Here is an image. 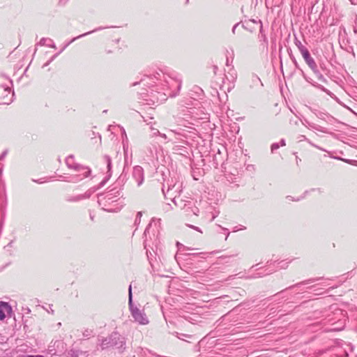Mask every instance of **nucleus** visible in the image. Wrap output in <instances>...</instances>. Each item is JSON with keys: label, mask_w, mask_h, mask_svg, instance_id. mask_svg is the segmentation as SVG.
I'll list each match as a JSON object with an SVG mask.
<instances>
[{"label": "nucleus", "mask_w": 357, "mask_h": 357, "mask_svg": "<svg viewBox=\"0 0 357 357\" xmlns=\"http://www.w3.org/2000/svg\"><path fill=\"white\" fill-rule=\"evenodd\" d=\"M153 83L156 84V87L159 84L162 86V90L167 91L168 96L170 97H175L178 95L182 84L181 77L175 72L167 73L159 70L152 75H144L140 82H134L132 86L139 84L150 88L153 86Z\"/></svg>", "instance_id": "f257e3e1"}, {"label": "nucleus", "mask_w": 357, "mask_h": 357, "mask_svg": "<svg viewBox=\"0 0 357 357\" xmlns=\"http://www.w3.org/2000/svg\"><path fill=\"white\" fill-rule=\"evenodd\" d=\"M122 189L114 187L104 193L98 195V203L102 209L107 211L116 213L119 211L124 205Z\"/></svg>", "instance_id": "f03ea898"}, {"label": "nucleus", "mask_w": 357, "mask_h": 357, "mask_svg": "<svg viewBox=\"0 0 357 357\" xmlns=\"http://www.w3.org/2000/svg\"><path fill=\"white\" fill-rule=\"evenodd\" d=\"M100 345L102 350L115 348L119 354H123L126 349V339L119 332L114 331L107 337L102 338Z\"/></svg>", "instance_id": "7ed1b4c3"}, {"label": "nucleus", "mask_w": 357, "mask_h": 357, "mask_svg": "<svg viewBox=\"0 0 357 357\" xmlns=\"http://www.w3.org/2000/svg\"><path fill=\"white\" fill-rule=\"evenodd\" d=\"M66 164L69 169L75 171H84L83 174H74L71 176L70 181L73 183H77L91 175V169L87 166L75 162L73 155H70L66 158Z\"/></svg>", "instance_id": "20e7f679"}, {"label": "nucleus", "mask_w": 357, "mask_h": 357, "mask_svg": "<svg viewBox=\"0 0 357 357\" xmlns=\"http://www.w3.org/2000/svg\"><path fill=\"white\" fill-rule=\"evenodd\" d=\"M128 305L132 317L136 322H138L142 325H146L149 324V319L146 314L133 305L131 284H130L128 287Z\"/></svg>", "instance_id": "39448f33"}, {"label": "nucleus", "mask_w": 357, "mask_h": 357, "mask_svg": "<svg viewBox=\"0 0 357 357\" xmlns=\"http://www.w3.org/2000/svg\"><path fill=\"white\" fill-rule=\"evenodd\" d=\"M302 56H303L305 63L307 64L309 68L313 71V73L315 74V75L318 78V79L323 82H326V78L323 76V75L318 70L317 63H316L314 59L311 56L309 51L307 50V51L305 52L304 53H303Z\"/></svg>", "instance_id": "423d86ee"}, {"label": "nucleus", "mask_w": 357, "mask_h": 357, "mask_svg": "<svg viewBox=\"0 0 357 357\" xmlns=\"http://www.w3.org/2000/svg\"><path fill=\"white\" fill-rule=\"evenodd\" d=\"M167 189L165 185H163V187L162 188V191L165 195V197H167V195L169 196V199L172 200V198L174 196H177V195H179L181 190V185L180 183H178L176 181H174L173 179H172L171 182H167Z\"/></svg>", "instance_id": "0eeeda50"}, {"label": "nucleus", "mask_w": 357, "mask_h": 357, "mask_svg": "<svg viewBox=\"0 0 357 357\" xmlns=\"http://www.w3.org/2000/svg\"><path fill=\"white\" fill-rule=\"evenodd\" d=\"M98 188H91L86 190L84 194L77 195H68L66 197V201L70 203L79 202L82 200L89 199L91 196L98 190Z\"/></svg>", "instance_id": "6e6552de"}, {"label": "nucleus", "mask_w": 357, "mask_h": 357, "mask_svg": "<svg viewBox=\"0 0 357 357\" xmlns=\"http://www.w3.org/2000/svg\"><path fill=\"white\" fill-rule=\"evenodd\" d=\"M172 201L174 202V204L177 206L178 207H180L181 209L184 211V212L188 215H190L192 213L191 210L193 207L194 202L192 201H183L182 199H179L178 196H174L172 198Z\"/></svg>", "instance_id": "1a4fd4ad"}, {"label": "nucleus", "mask_w": 357, "mask_h": 357, "mask_svg": "<svg viewBox=\"0 0 357 357\" xmlns=\"http://www.w3.org/2000/svg\"><path fill=\"white\" fill-rule=\"evenodd\" d=\"M106 27H102V26H99L92 31H88L86 33H82L81 35H79L78 36H76L73 38H72L69 42H68L63 47V48L56 54H55L54 55H53L52 56V58L50 59L51 61H52L59 54H61L70 44H71L72 43H73L74 41H75L76 40L79 39V38H82L86 36H88L92 33H95L96 31H100V30H102L104 29H105Z\"/></svg>", "instance_id": "9d476101"}, {"label": "nucleus", "mask_w": 357, "mask_h": 357, "mask_svg": "<svg viewBox=\"0 0 357 357\" xmlns=\"http://www.w3.org/2000/svg\"><path fill=\"white\" fill-rule=\"evenodd\" d=\"M132 178L135 180L137 186H140L144 180V169L141 166L136 165L133 167Z\"/></svg>", "instance_id": "9b49d317"}, {"label": "nucleus", "mask_w": 357, "mask_h": 357, "mask_svg": "<svg viewBox=\"0 0 357 357\" xmlns=\"http://www.w3.org/2000/svg\"><path fill=\"white\" fill-rule=\"evenodd\" d=\"M321 278H311V279H308V280H304L303 282H298L296 284H294V285H291L287 288H286L285 289H283L282 291H280V292L277 293L274 297H278V296H280L281 298H284V296H283V294L284 293V291L287 289H292L296 287H301V285L303 284H310L311 283H313L314 282H317V281H319V280H321Z\"/></svg>", "instance_id": "f8f14e48"}, {"label": "nucleus", "mask_w": 357, "mask_h": 357, "mask_svg": "<svg viewBox=\"0 0 357 357\" xmlns=\"http://www.w3.org/2000/svg\"><path fill=\"white\" fill-rule=\"evenodd\" d=\"M12 307L8 303L0 301V320L3 321L6 317V314L10 316Z\"/></svg>", "instance_id": "ddd939ff"}, {"label": "nucleus", "mask_w": 357, "mask_h": 357, "mask_svg": "<svg viewBox=\"0 0 357 357\" xmlns=\"http://www.w3.org/2000/svg\"><path fill=\"white\" fill-rule=\"evenodd\" d=\"M103 159H104L105 163L107 164V178L102 180L100 182L99 186L97 187L98 189L102 187L105 184L107 181L109 179V178L111 176V169H112V159H111V158L109 155H105L104 156Z\"/></svg>", "instance_id": "4468645a"}, {"label": "nucleus", "mask_w": 357, "mask_h": 357, "mask_svg": "<svg viewBox=\"0 0 357 357\" xmlns=\"http://www.w3.org/2000/svg\"><path fill=\"white\" fill-rule=\"evenodd\" d=\"M313 112L317 118H319V119H321L326 122L331 123L332 121L334 119V118L332 116H331L330 114H328V113H326V112H324L321 111H318V110H315Z\"/></svg>", "instance_id": "2eb2a0df"}, {"label": "nucleus", "mask_w": 357, "mask_h": 357, "mask_svg": "<svg viewBox=\"0 0 357 357\" xmlns=\"http://www.w3.org/2000/svg\"><path fill=\"white\" fill-rule=\"evenodd\" d=\"M38 45L40 46L46 45V46H47L49 47H52V48L56 47L53 40H52L51 38H42L40 39V42L38 43Z\"/></svg>", "instance_id": "dca6fc26"}, {"label": "nucleus", "mask_w": 357, "mask_h": 357, "mask_svg": "<svg viewBox=\"0 0 357 357\" xmlns=\"http://www.w3.org/2000/svg\"><path fill=\"white\" fill-rule=\"evenodd\" d=\"M294 44L298 47L301 54L308 50L296 36L294 37Z\"/></svg>", "instance_id": "f3484780"}, {"label": "nucleus", "mask_w": 357, "mask_h": 357, "mask_svg": "<svg viewBox=\"0 0 357 357\" xmlns=\"http://www.w3.org/2000/svg\"><path fill=\"white\" fill-rule=\"evenodd\" d=\"M309 128H312V129H314L315 130H317V131H319V132H321L324 133H328V131L326 128H324V127H321L319 125H317L314 123H309Z\"/></svg>", "instance_id": "a211bd4d"}, {"label": "nucleus", "mask_w": 357, "mask_h": 357, "mask_svg": "<svg viewBox=\"0 0 357 357\" xmlns=\"http://www.w3.org/2000/svg\"><path fill=\"white\" fill-rule=\"evenodd\" d=\"M145 91L139 93V95L142 96V99L146 101H149V97L151 96L153 98V92L154 91L153 89H151V94L149 93V91L147 89H144Z\"/></svg>", "instance_id": "6ab92c4d"}, {"label": "nucleus", "mask_w": 357, "mask_h": 357, "mask_svg": "<svg viewBox=\"0 0 357 357\" xmlns=\"http://www.w3.org/2000/svg\"><path fill=\"white\" fill-rule=\"evenodd\" d=\"M201 204H202L201 202H199L198 203V206H197L195 204V202H194L193 207L192 208V209L191 210V211H192L191 214L198 216L199 214V206H201Z\"/></svg>", "instance_id": "aec40b11"}, {"label": "nucleus", "mask_w": 357, "mask_h": 357, "mask_svg": "<svg viewBox=\"0 0 357 357\" xmlns=\"http://www.w3.org/2000/svg\"><path fill=\"white\" fill-rule=\"evenodd\" d=\"M334 159L344 161V162L349 164V165H354L356 162H357V160H350V159H345L340 157H333Z\"/></svg>", "instance_id": "412c9836"}, {"label": "nucleus", "mask_w": 357, "mask_h": 357, "mask_svg": "<svg viewBox=\"0 0 357 357\" xmlns=\"http://www.w3.org/2000/svg\"><path fill=\"white\" fill-rule=\"evenodd\" d=\"M299 138H300V141H302V140L306 141V142H307L310 145H312V146L316 147L317 149H320V150H321V151H324V149H323L320 148V147H319V146H318L317 145H315V144H314L312 142H310V140H309V139H307L305 135H301V136L299 137Z\"/></svg>", "instance_id": "4be33fe9"}, {"label": "nucleus", "mask_w": 357, "mask_h": 357, "mask_svg": "<svg viewBox=\"0 0 357 357\" xmlns=\"http://www.w3.org/2000/svg\"><path fill=\"white\" fill-rule=\"evenodd\" d=\"M142 217V211L137 212L135 220V223H134L135 226L137 227L140 224Z\"/></svg>", "instance_id": "5701e85b"}, {"label": "nucleus", "mask_w": 357, "mask_h": 357, "mask_svg": "<svg viewBox=\"0 0 357 357\" xmlns=\"http://www.w3.org/2000/svg\"><path fill=\"white\" fill-rule=\"evenodd\" d=\"M307 192H308V191H305L304 195L307 194ZM304 197H305V195L301 196V197H298V198H294L290 195H288L286 197V199H289L290 201H293V202H298V201L303 199Z\"/></svg>", "instance_id": "b1692460"}, {"label": "nucleus", "mask_w": 357, "mask_h": 357, "mask_svg": "<svg viewBox=\"0 0 357 357\" xmlns=\"http://www.w3.org/2000/svg\"><path fill=\"white\" fill-rule=\"evenodd\" d=\"M0 91H2L3 93H5L6 96H7L8 94L10 93L11 91L8 86H7V87L0 86Z\"/></svg>", "instance_id": "393cba45"}, {"label": "nucleus", "mask_w": 357, "mask_h": 357, "mask_svg": "<svg viewBox=\"0 0 357 357\" xmlns=\"http://www.w3.org/2000/svg\"><path fill=\"white\" fill-rule=\"evenodd\" d=\"M154 222V220H152L149 224L147 225V227H146L145 230H144V235L145 236H147L148 234H149V231H150V229L152 227V224L153 222Z\"/></svg>", "instance_id": "a878e982"}, {"label": "nucleus", "mask_w": 357, "mask_h": 357, "mask_svg": "<svg viewBox=\"0 0 357 357\" xmlns=\"http://www.w3.org/2000/svg\"><path fill=\"white\" fill-rule=\"evenodd\" d=\"M289 263V261H286L284 260H282L278 263V265L280 268H286L288 266Z\"/></svg>", "instance_id": "bb28decb"}, {"label": "nucleus", "mask_w": 357, "mask_h": 357, "mask_svg": "<svg viewBox=\"0 0 357 357\" xmlns=\"http://www.w3.org/2000/svg\"><path fill=\"white\" fill-rule=\"evenodd\" d=\"M219 229L221 230V231L225 234V240H227L228 236H229V232L228 231V229L220 226H219Z\"/></svg>", "instance_id": "cd10ccee"}, {"label": "nucleus", "mask_w": 357, "mask_h": 357, "mask_svg": "<svg viewBox=\"0 0 357 357\" xmlns=\"http://www.w3.org/2000/svg\"><path fill=\"white\" fill-rule=\"evenodd\" d=\"M92 333H93L92 330L86 329L83 332V336L85 337H89L91 335Z\"/></svg>", "instance_id": "c85d7f7f"}, {"label": "nucleus", "mask_w": 357, "mask_h": 357, "mask_svg": "<svg viewBox=\"0 0 357 357\" xmlns=\"http://www.w3.org/2000/svg\"><path fill=\"white\" fill-rule=\"evenodd\" d=\"M280 148L279 143H273L271 146V152L273 153L275 150L278 149Z\"/></svg>", "instance_id": "c756f323"}, {"label": "nucleus", "mask_w": 357, "mask_h": 357, "mask_svg": "<svg viewBox=\"0 0 357 357\" xmlns=\"http://www.w3.org/2000/svg\"><path fill=\"white\" fill-rule=\"evenodd\" d=\"M177 337H178V339L183 340V337L190 338L191 335H187V334L177 333Z\"/></svg>", "instance_id": "7c9ffc66"}, {"label": "nucleus", "mask_w": 357, "mask_h": 357, "mask_svg": "<svg viewBox=\"0 0 357 357\" xmlns=\"http://www.w3.org/2000/svg\"><path fill=\"white\" fill-rule=\"evenodd\" d=\"M289 56H290V58H291V59L292 62H293V63H294V64L295 65V66H296V68H298V63H297V61H296V59H295V57L293 56V54H289Z\"/></svg>", "instance_id": "2f4dec72"}, {"label": "nucleus", "mask_w": 357, "mask_h": 357, "mask_svg": "<svg viewBox=\"0 0 357 357\" xmlns=\"http://www.w3.org/2000/svg\"><path fill=\"white\" fill-rule=\"evenodd\" d=\"M252 80L254 82H259L261 84V85H262V82L261 81V79H259V77L257 75H253L252 76Z\"/></svg>", "instance_id": "473e14b6"}, {"label": "nucleus", "mask_w": 357, "mask_h": 357, "mask_svg": "<svg viewBox=\"0 0 357 357\" xmlns=\"http://www.w3.org/2000/svg\"><path fill=\"white\" fill-rule=\"evenodd\" d=\"M188 227L200 232V233H202V231L200 229V228H199L198 227H196V226H194V225H188Z\"/></svg>", "instance_id": "72a5a7b5"}, {"label": "nucleus", "mask_w": 357, "mask_h": 357, "mask_svg": "<svg viewBox=\"0 0 357 357\" xmlns=\"http://www.w3.org/2000/svg\"><path fill=\"white\" fill-rule=\"evenodd\" d=\"M301 123L303 126H306L307 128H309V123H311L307 119L301 120Z\"/></svg>", "instance_id": "f704fd0d"}, {"label": "nucleus", "mask_w": 357, "mask_h": 357, "mask_svg": "<svg viewBox=\"0 0 357 357\" xmlns=\"http://www.w3.org/2000/svg\"><path fill=\"white\" fill-rule=\"evenodd\" d=\"M126 176H123V174L119 176V178L117 180V183L120 184L121 183H123L124 181Z\"/></svg>", "instance_id": "c9c22d12"}, {"label": "nucleus", "mask_w": 357, "mask_h": 357, "mask_svg": "<svg viewBox=\"0 0 357 357\" xmlns=\"http://www.w3.org/2000/svg\"><path fill=\"white\" fill-rule=\"evenodd\" d=\"M19 357H44L43 355H26V356H21Z\"/></svg>", "instance_id": "e433bc0d"}, {"label": "nucleus", "mask_w": 357, "mask_h": 357, "mask_svg": "<svg viewBox=\"0 0 357 357\" xmlns=\"http://www.w3.org/2000/svg\"><path fill=\"white\" fill-rule=\"evenodd\" d=\"M317 86L319 89H320L321 91H325V92H327V91H328V90H327L324 86H321V85H320V84H318Z\"/></svg>", "instance_id": "4c0bfd02"}, {"label": "nucleus", "mask_w": 357, "mask_h": 357, "mask_svg": "<svg viewBox=\"0 0 357 357\" xmlns=\"http://www.w3.org/2000/svg\"><path fill=\"white\" fill-rule=\"evenodd\" d=\"M280 144V146H284L286 145V142H285V139H282L279 143Z\"/></svg>", "instance_id": "58836bf2"}, {"label": "nucleus", "mask_w": 357, "mask_h": 357, "mask_svg": "<svg viewBox=\"0 0 357 357\" xmlns=\"http://www.w3.org/2000/svg\"><path fill=\"white\" fill-rule=\"evenodd\" d=\"M160 135V132L157 129H153V135Z\"/></svg>", "instance_id": "ea45409f"}, {"label": "nucleus", "mask_w": 357, "mask_h": 357, "mask_svg": "<svg viewBox=\"0 0 357 357\" xmlns=\"http://www.w3.org/2000/svg\"><path fill=\"white\" fill-rule=\"evenodd\" d=\"M33 181L36 182V183H43L45 182V181H43L42 178L38 179V180L33 179Z\"/></svg>", "instance_id": "a19ab883"}, {"label": "nucleus", "mask_w": 357, "mask_h": 357, "mask_svg": "<svg viewBox=\"0 0 357 357\" xmlns=\"http://www.w3.org/2000/svg\"><path fill=\"white\" fill-rule=\"evenodd\" d=\"M6 154H7V151H3L1 153V155H0V160H2L6 156Z\"/></svg>", "instance_id": "79ce46f5"}, {"label": "nucleus", "mask_w": 357, "mask_h": 357, "mask_svg": "<svg viewBox=\"0 0 357 357\" xmlns=\"http://www.w3.org/2000/svg\"><path fill=\"white\" fill-rule=\"evenodd\" d=\"M239 23H236V24H234V26H233L232 28V33H235V31H236V27L238 26Z\"/></svg>", "instance_id": "37998d69"}, {"label": "nucleus", "mask_w": 357, "mask_h": 357, "mask_svg": "<svg viewBox=\"0 0 357 357\" xmlns=\"http://www.w3.org/2000/svg\"><path fill=\"white\" fill-rule=\"evenodd\" d=\"M70 357H79L78 356V354L75 352H73L71 355H70Z\"/></svg>", "instance_id": "c03bdc74"}, {"label": "nucleus", "mask_w": 357, "mask_h": 357, "mask_svg": "<svg viewBox=\"0 0 357 357\" xmlns=\"http://www.w3.org/2000/svg\"><path fill=\"white\" fill-rule=\"evenodd\" d=\"M52 61L50 60H49L48 61H47L44 65H43V67H46Z\"/></svg>", "instance_id": "a18cd8bd"}, {"label": "nucleus", "mask_w": 357, "mask_h": 357, "mask_svg": "<svg viewBox=\"0 0 357 357\" xmlns=\"http://www.w3.org/2000/svg\"><path fill=\"white\" fill-rule=\"evenodd\" d=\"M159 135L161 136L162 138H164L165 139H167V135L165 134H162V133L160 132Z\"/></svg>", "instance_id": "49530a36"}, {"label": "nucleus", "mask_w": 357, "mask_h": 357, "mask_svg": "<svg viewBox=\"0 0 357 357\" xmlns=\"http://www.w3.org/2000/svg\"><path fill=\"white\" fill-rule=\"evenodd\" d=\"M13 243V241H11L10 243H8V244L6 245V247H12Z\"/></svg>", "instance_id": "de8ad7c7"}, {"label": "nucleus", "mask_w": 357, "mask_h": 357, "mask_svg": "<svg viewBox=\"0 0 357 357\" xmlns=\"http://www.w3.org/2000/svg\"><path fill=\"white\" fill-rule=\"evenodd\" d=\"M94 217H95V216H94L93 215H92L91 213H90V219H91L92 221H93V220H94Z\"/></svg>", "instance_id": "09e8293b"}, {"label": "nucleus", "mask_w": 357, "mask_h": 357, "mask_svg": "<svg viewBox=\"0 0 357 357\" xmlns=\"http://www.w3.org/2000/svg\"><path fill=\"white\" fill-rule=\"evenodd\" d=\"M3 224V220L2 219L1 222H0V229L2 228Z\"/></svg>", "instance_id": "8fccbe9b"}, {"label": "nucleus", "mask_w": 357, "mask_h": 357, "mask_svg": "<svg viewBox=\"0 0 357 357\" xmlns=\"http://www.w3.org/2000/svg\"><path fill=\"white\" fill-rule=\"evenodd\" d=\"M77 172V174H83L84 171H76Z\"/></svg>", "instance_id": "3c124183"}, {"label": "nucleus", "mask_w": 357, "mask_h": 357, "mask_svg": "<svg viewBox=\"0 0 357 357\" xmlns=\"http://www.w3.org/2000/svg\"><path fill=\"white\" fill-rule=\"evenodd\" d=\"M218 69V67L216 66H213V70H214V73H216V70Z\"/></svg>", "instance_id": "603ef678"}, {"label": "nucleus", "mask_w": 357, "mask_h": 357, "mask_svg": "<svg viewBox=\"0 0 357 357\" xmlns=\"http://www.w3.org/2000/svg\"><path fill=\"white\" fill-rule=\"evenodd\" d=\"M299 161H301V159L298 158V157H296V162H297V164L298 163Z\"/></svg>", "instance_id": "864d4df0"}, {"label": "nucleus", "mask_w": 357, "mask_h": 357, "mask_svg": "<svg viewBox=\"0 0 357 357\" xmlns=\"http://www.w3.org/2000/svg\"><path fill=\"white\" fill-rule=\"evenodd\" d=\"M1 211H2V215H3V216H4V215H5V212H4V210H3V208H1Z\"/></svg>", "instance_id": "5fc2aeb1"}, {"label": "nucleus", "mask_w": 357, "mask_h": 357, "mask_svg": "<svg viewBox=\"0 0 357 357\" xmlns=\"http://www.w3.org/2000/svg\"><path fill=\"white\" fill-rule=\"evenodd\" d=\"M12 101L11 99H10L9 102H4L3 103H6L7 105H9V103Z\"/></svg>", "instance_id": "6e6d98bb"}, {"label": "nucleus", "mask_w": 357, "mask_h": 357, "mask_svg": "<svg viewBox=\"0 0 357 357\" xmlns=\"http://www.w3.org/2000/svg\"><path fill=\"white\" fill-rule=\"evenodd\" d=\"M239 229H236V227L234 228V229L233 230V231H238Z\"/></svg>", "instance_id": "4d7b16f0"}, {"label": "nucleus", "mask_w": 357, "mask_h": 357, "mask_svg": "<svg viewBox=\"0 0 357 357\" xmlns=\"http://www.w3.org/2000/svg\"><path fill=\"white\" fill-rule=\"evenodd\" d=\"M107 109H105L103 111V113H107Z\"/></svg>", "instance_id": "13d9d810"}, {"label": "nucleus", "mask_w": 357, "mask_h": 357, "mask_svg": "<svg viewBox=\"0 0 357 357\" xmlns=\"http://www.w3.org/2000/svg\"><path fill=\"white\" fill-rule=\"evenodd\" d=\"M215 215H213L211 220H213L215 218Z\"/></svg>", "instance_id": "bf43d9fd"}, {"label": "nucleus", "mask_w": 357, "mask_h": 357, "mask_svg": "<svg viewBox=\"0 0 357 357\" xmlns=\"http://www.w3.org/2000/svg\"><path fill=\"white\" fill-rule=\"evenodd\" d=\"M240 229H245V227H243L242 228H241Z\"/></svg>", "instance_id": "052dcab7"}, {"label": "nucleus", "mask_w": 357, "mask_h": 357, "mask_svg": "<svg viewBox=\"0 0 357 357\" xmlns=\"http://www.w3.org/2000/svg\"><path fill=\"white\" fill-rule=\"evenodd\" d=\"M323 286H328V284H326L324 283L322 284Z\"/></svg>", "instance_id": "680f3d73"}, {"label": "nucleus", "mask_w": 357, "mask_h": 357, "mask_svg": "<svg viewBox=\"0 0 357 357\" xmlns=\"http://www.w3.org/2000/svg\"><path fill=\"white\" fill-rule=\"evenodd\" d=\"M228 62H229V60L228 59H227V65H228Z\"/></svg>", "instance_id": "e2e57ef3"}, {"label": "nucleus", "mask_w": 357, "mask_h": 357, "mask_svg": "<svg viewBox=\"0 0 357 357\" xmlns=\"http://www.w3.org/2000/svg\"><path fill=\"white\" fill-rule=\"evenodd\" d=\"M189 1V0H186V3H188Z\"/></svg>", "instance_id": "0e129e2a"}]
</instances>
